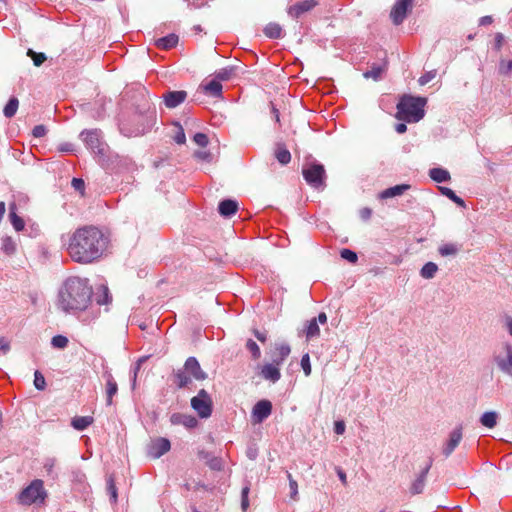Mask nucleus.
Masks as SVG:
<instances>
[{
  "instance_id": "nucleus-59",
  "label": "nucleus",
  "mask_w": 512,
  "mask_h": 512,
  "mask_svg": "<svg viewBox=\"0 0 512 512\" xmlns=\"http://www.w3.org/2000/svg\"><path fill=\"white\" fill-rule=\"evenodd\" d=\"M108 490L110 492V495H111V499L113 501H116L117 499V491H116V487L113 483V479L112 478H109L108 480Z\"/></svg>"
},
{
  "instance_id": "nucleus-41",
  "label": "nucleus",
  "mask_w": 512,
  "mask_h": 512,
  "mask_svg": "<svg viewBox=\"0 0 512 512\" xmlns=\"http://www.w3.org/2000/svg\"><path fill=\"white\" fill-rule=\"evenodd\" d=\"M68 338L63 335H56L51 339V345L57 349H65L68 345Z\"/></svg>"
},
{
  "instance_id": "nucleus-12",
  "label": "nucleus",
  "mask_w": 512,
  "mask_h": 512,
  "mask_svg": "<svg viewBox=\"0 0 512 512\" xmlns=\"http://www.w3.org/2000/svg\"><path fill=\"white\" fill-rule=\"evenodd\" d=\"M462 438H463L462 427L459 426V427H456L455 429H453L449 434V438H448L447 442L443 446L442 454L446 458L449 457L453 453L455 448L459 445Z\"/></svg>"
},
{
  "instance_id": "nucleus-56",
  "label": "nucleus",
  "mask_w": 512,
  "mask_h": 512,
  "mask_svg": "<svg viewBox=\"0 0 512 512\" xmlns=\"http://www.w3.org/2000/svg\"><path fill=\"white\" fill-rule=\"evenodd\" d=\"M10 351V342L4 337L0 338V355H6Z\"/></svg>"
},
{
  "instance_id": "nucleus-61",
  "label": "nucleus",
  "mask_w": 512,
  "mask_h": 512,
  "mask_svg": "<svg viewBox=\"0 0 512 512\" xmlns=\"http://www.w3.org/2000/svg\"><path fill=\"white\" fill-rule=\"evenodd\" d=\"M71 184L75 190L80 191V190L84 189V181L80 178H73Z\"/></svg>"
},
{
  "instance_id": "nucleus-34",
  "label": "nucleus",
  "mask_w": 512,
  "mask_h": 512,
  "mask_svg": "<svg viewBox=\"0 0 512 512\" xmlns=\"http://www.w3.org/2000/svg\"><path fill=\"white\" fill-rule=\"evenodd\" d=\"M438 270V266L434 262H427L420 270V275L424 279H432Z\"/></svg>"
},
{
  "instance_id": "nucleus-55",
  "label": "nucleus",
  "mask_w": 512,
  "mask_h": 512,
  "mask_svg": "<svg viewBox=\"0 0 512 512\" xmlns=\"http://www.w3.org/2000/svg\"><path fill=\"white\" fill-rule=\"evenodd\" d=\"M248 493H249V487H244L242 489V492H241V496H242V501H241V507L242 509L245 511L248 506H249V501H248Z\"/></svg>"
},
{
  "instance_id": "nucleus-1",
  "label": "nucleus",
  "mask_w": 512,
  "mask_h": 512,
  "mask_svg": "<svg viewBox=\"0 0 512 512\" xmlns=\"http://www.w3.org/2000/svg\"><path fill=\"white\" fill-rule=\"evenodd\" d=\"M108 245L107 237L95 226L76 229L67 244L71 259L80 264H89L102 257Z\"/></svg>"
},
{
  "instance_id": "nucleus-36",
  "label": "nucleus",
  "mask_w": 512,
  "mask_h": 512,
  "mask_svg": "<svg viewBox=\"0 0 512 512\" xmlns=\"http://www.w3.org/2000/svg\"><path fill=\"white\" fill-rule=\"evenodd\" d=\"M18 106H19L18 99L16 97L10 98V100L5 105L4 110H3L5 117L12 118L16 114Z\"/></svg>"
},
{
  "instance_id": "nucleus-40",
  "label": "nucleus",
  "mask_w": 512,
  "mask_h": 512,
  "mask_svg": "<svg viewBox=\"0 0 512 512\" xmlns=\"http://www.w3.org/2000/svg\"><path fill=\"white\" fill-rule=\"evenodd\" d=\"M458 252V247L456 244L448 243L439 247V253L441 256H454Z\"/></svg>"
},
{
  "instance_id": "nucleus-51",
  "label": "nucleus",
  "mask_w": 512,
  "mask_h": 512,
  "mask_svg": "<svg viewBox=\"0 0 512 512\" xmlns=\"http://www.w3.org/2000/svg\"><path fill=\"white\" fill-rule=\"evenodd\" d=\"M436 76V71L435 70H432V71H428L426 72L425 74H423L418 82L421 86H424L426 85L427 83H429L430 81H432Z\"/></svg>"
},
{
  "instance_id": "nucleus-57",
  "label": "nucleus",
  "mask_w": 512,
  "mask_h": 512,
  "mask_svg": "<svg viewBox=\"0 0 512 512\" xmlns=\"http://www.w3.org/2000/svg\"><path fill=\"white\" fill-rule=\"evenodd\" d=\"M144 360H145L144 358H140V359L136 362V364L134 365V367H133V378H132V386H133V388H134V387H135V385H136V378H137V374H138V372H139V370H140V367H141L142 363L144 362Z\"/></svg>"
},
{
  "instance_id": "nucleus-14",
  "label": "nucleus",
  "mask_w": 512,
  "mask_h": 512,
  "mask_svg": "<svg viewBox=\"0 0 512 512\" xmlns=\"http://www.w3.org/2000/svg\"><path fill=\"white\" fill-rule=\"evenodd\" d=\"M184 369L195 379L198 381H203L207 378V373L204 372L198 360L195 357H189L185 361Z\"/></svg>"
},
{
  "instance_id": "nucleus-29",
  "label": "nucleus",
  "mask_w": 512,
  "mask_h": 512,
  "mask_svg": "<svg viewBox=\"0 0 512 512\" xmlns=\"http://www.w3.org/2000/svg\"><path fill=\"white\" fill-rule=\"evenodd\" d=\"M429 176L437 183H442L450 180V174L443 168H432L429 170Z\"/></svg>"
},
{
  "instance_id": "nucleus-38",
  "label": "nucleus",
  "mask_w": 512,
  "mask_h": 512,
  "mask_svg": "<svg viewBox=\"0 0 512 512\" xmlns=\"http://www.w3.org/2000/svg\"><path fill=\"white\" fill-rule=\"evenodd\" d=\"M319 333H320V329H319L317 320L312 318L311 320H309L307 322L306 331H305L306 337H307V339H311L313 337L318 336Z\"/></svg>"
},
{
  "instance_id": "nucleus-27",
  "label": "nucleus",
  "mask_w": 512,
  "mask_h": 512,
  "mask_svg": "<svg viewBox=\"0 0 512 512\" xmlns=\"http://www.w3.org/2000/svg\"><path fill=\"white\" fill-rule=\"evenodd\" d=\"M0 250L11 256L16 252V242L10 236H4L0 239Z\"/></svg>"
},
{
  "instance_id": "nucleus-6",
  "label": "nucleus",
  "mask_w": 512,
  "mask_h": 512,
  "mask_svg": "<svg viewBox=\"0 0 512 512\" xmlns=\"http://www.w3.org/2000/svg\"><path fill=\"white\" fill-rule=\"evenodd\" d=\"M191 407L200 418H208L212 414V399L205 389H201L191 399Z\"/></svg>"
},
{
  "instance_id": "nucleus-35",
  "label": "nucleus",
  "mask_w": 512,
  "mask_h": 512,
  "mask_svg": "<svg viewBox=\"0 0 512 512\" xmlns=\"http://www.w3.org/2000/svg\"><path fill=\"white\" fill-rule=\"evenodd\" d=\"M204 90L214 97H219L222 93V84L218 80H211L204 86Z\"/></svg>"
},
{
  "instance_id": "nucleus-3",
  "label": "nucleus",
  "mask_w": 512,
  "mask_h": 512,
  "mask_svg": "<svg viewBox=\"0 0 512 512\" xmlns=\"http://www.w3.org/2000/svg\"><path fill=\"white\" fill-rule=\"evenodd\" d=\"M426 99L404 95L397 104L396 118L406 122H418L424 117Z\"/></svg>"
},
{
  "instance_id": "nucleus-33",
  "label": "nucleus",
  "mask_w": 512,
  "mask_h": 512,
  "mask_svg": "<svg viewBox=\"0 0 512 512\" xmlns=\"http://www.w3.org/2000/svg\"><path fill=\"white\" fill-rule=\"evenodd\" d=\"M264 34L268 38H272V39H278L283 36L282 28L277 23H269L268 25H266V27L264 28Z\"/></svg>"
},
{
  "instance_id": "nucleus-54",
  "label": "nucleus",
  "mask_w": 512,
  "mask_h": 512,
  "mask_svg": "<svg viewBox=\"0 0 512 512\" xmlns=\"http://www.w3.org/2000/svg\"><path fill=\"white\" fill-rule=\"evenodd\" d=\"M194 142L201 147H205L208 144V137L204 133H196L193 137Z\"/></svg>"
},
{
  "instance_id": "nucleus-7",
  "label": "nucleus",
  "mask_w": 512,
  "mask_h": 512,
  "mask_svg": "<svg viewBox=\"0 0 512 512\" xmlns=\"http://www.w3.org/2000/svg\"><path fill=\"white\" fill-rule=\"evenodd\" d=\"M86 144V147L93 153L104 155L105 146L100 139V131L97 129L83 131L80 135Z\"/></svg>"
},
{
  "instance_id": "nucleus-42",
  "label": "nucleus",
  "mask_w": 512,
  "mask_h": 512,
  "mask_svg": "<svg viewBox=\"0 0 512 512\" xmlns=\"http://www.w3.org/2000/svg\"><path fill=\"white\" fill-rule=\"evenodd\" d=\"M246 348L251 353L253 359H259L261 356V351L258 344L252 339H248L246 342Z\"/></svg>"
},
{
  "instance_id": "nucleus-37",
  "label": "nucleus",
  "mask_w": 512,
  "mask_h": 512,
  "mask_svg": "<svg viewBox=\"0 0 512 512\" xmlns=\"http://www.w3.org/2000/svg\"><path fill=\"white\" fill-rule=\"evenodd\" d=\"M440 191L443 195H445L447 198H449L451 201H453L455 204H457L460 207H465V202L462 198L456 195V193L448 188V187H440Z\"/></svg>"
},
{
  "instance_id": "nucleus-44",
  "label": "nucleus",
  "mask_w": 512,
  "mask_h": 512,
  "mask_svg": "<svg viewBox=\"0 0 512 512\" xmlns=\"http://www.w3.org/2000/svg\"><path fill=\"white\" fill-rule=\"evenodd\" d=\"M287 478L289 480V488H290V497L293 500H298V484L297 481L293 479L292 475L288 472Z\"/></svg>"
},
{
  "instance_id": "nucleus-16",
  "label": "nucleus",
  "mask_w": 512,
  "mask_h": 512,
  "mask_svg": "<svg viewBox=\"0 0 512 512\" xmlns=\"http://www.w3.org/2000/svg\"><path fill=\"white\" fill-rule=\"evenodd\" d=\"M187 97L186 91H169L163 95L164 103L168 108H175L185 101Z\"/></svg>"
},
{
  "instance_id": "nucleus-15",
  "label": "nucleus",
  "mask_w": 512,
  "mask_h": 512,
  "mask_svg": "<svg viewBox=\"0 0 512 512\" xmlns=\"http://www.w3.org/2000/svg\"><path fill=\"white\" fill-rule=\"evenodd\" d=\"M154 119H155V114H154V112H151V113H149V115L146 116V121H147L146 124H142L141 126L137 127L134 130H130V129L126 128L125 125H122L120 130L125 136H128V137L139 136V135L144 134L151 128Z\"/></svg>"
},
{
  "instance_id": "nucleus-26",
  "label": "nucleus",
  "mask_w": 512,
  "mask_h": 512,
  "mask_svg": "<svg viewBox=\"0 0 512 512\" xmlns=\"http://www.w3.org/2000/svg\"><path fill=\"white\" fill-rule=\"evenodd\" d=\"M9 219L16 231H22L24 229V220L16 213V204L12 203L9 206Z\"/></svg>"
},
{
  "instance_id": "nucleus-21",
  "label": "nucleus",
  "mask_w": 512,
  "mask_h": 512,
  "mask_svg": "<svg viewBox=\"0 0 512 512\" xmlns=\"http://www.w3.org/2000/svg\"><path fill=\"white\" fill-rule=\"evenodd\" d=\"M238 209V203L232 199H226L219 203V213L224 217H230L235 214Z\"/></svg>"
},
{
  "instance_id": "nucleus-28",
  "label": "nucleus",
  "mask_w": 512,
  "mask_h": 512,
  "mask_svg": "<svg viewBox=\"0 0 512 512\" xmlns=\"http://www.w3.org/2000/svg\"><path fill=\"white\" fill-rule=\"evenodd\" d=\"M387 63L384 62L382 64H372L371 69L366 71L363 76L365 78H372L374 80H379L383 74V72L386 70Z\"/></svg>"
},
{
  "instance_id": "nucleus-25",
  "label": "nucleus",
  "mask_w": 512,
  "mask_h": 512,
  "mask_svg": "<svg viewBox=\"0 0 512 512\" xmlns=\"http://www.w3.org/2000/svg\"><path fill=\"white\" fill-rule=\"evenodd\" d=\"M174 378L178 388L188 387L192 383L191 375L184 368L177 370Z\"/></svg>"
},
{
  "instance_id": "nucleus-22",
  "label": "nucleus",
  "mask_w": 512,
  "mask_h": 512,
  "mask_svg": "<svg viewBox=\"0 0 512 512\" xmlns=\"http://www.w3.org/2000/svg\"><path fill=\"white\" fill-rule=\"evenodd\" d=\"M410 187L411 186L409 184L395 185L393 187L383 190L380 193V198L387 199V198L400 196V195L404 194L407 190H409Z\"/></svg>"
},
{
  "instance_id": "nucleus-8",
  "label": "nucleus",
  "mask_w": 512,
  "mask_h": 512,
  "mask_svg": "<svg viewBox=\"0 0 512 512\" xmlns=\"http://www.w3.org/2000/svg\"><path fill=\"white\" fill-rule=\"evenodd\" d=\"M497 367L505 374L512 377V346L505 343L502 350L495 355Z\"/></svg>"
},
{
  "instance_id": "nucleus-43",
  "label": "nucleus",
  "mask_w": 512,
  "mask_h": 512,
  "mask_svg": "<svg viewBox=\"0 0 512 512\" xmlns=\"http://www.w3.org/2000/svg\"><path fill=\"white\" fill-rule=\"evenodd\" d=\"M27 55L33 60L35 66L39 67L46 60V55L44 53H37L32 49H28Z\"/></svg>"
},
{
  "instance_id": "nucleus-63",
  "label": "nucleus",
  "mask_w": 512,
  "mask_h": 512,
  "mask_svg": "<svg viewBox=\"0 0 512 512\" xmlns=\"http://www.w3.org/2000/svg\"><path fill=\"white\" fill-rule=\"evenodd\" d=\"M45 132H46V129L43 125L35 126L33 129V135L35 137H42V136H44Z\"/></svg>"
},
{
  "instance_id": "nucleus-47",
  "label": "nucleus",
  "mask_w": 512,
  "mask_h": 512,
  "mask_svg": "<svg viewBox=\"0 0 512 512\" xmlns=\"http://www.w3.org/2000/svg\"><path fill=\"white\" fill-rule=\"evenodd\" d=\"M55 464L56 461L53 458H48L44 463V470L52 479H55L57 476V474L54 472Z\"/></svg>"
},
{
  "instance_id": "nucleus-5",
  "label": "nucleus",
  "mask_w": 512,
  "mask_h": 512,
  "mask_svg": "<svg viewBox=\"0 0 512 512\" xmlns=\"http://www.w3.org/2000/svg\"><path fill=\"white\" fill-rule=\"evenodd\" d=\"M302 174L310 186L317 189L324 185L325 169L323 165L319 163L308 164L303 168Z\"/></svg>"
},
{
  "instance_id": "nucleus-52",
  "label": "nucleus",
  "mask_w": 512,
  "mask_h": 512,
  "mask_svg": "<svg viewBox=\"0 0 512 512\" xmlns=\"http://www.w3.org/2000/svg\"><path fill=\"white\" fill-rule=\"evenodd\" d=\"M194 157L206 162H211L212 154L209 151L197 150L194 152Z\"/></svg>"
},
{
  "instance_id": "nucleus-13",
  "label": "nucleus",
  "mask_w": 512,
  "mask_h": 512,
  "mask_svg": "<svg viewBox=\"0 0 512 512\" xmlns=\"http://www.w3.org/2000/svg\"><path fill=\"white\" fill-rule=\"evenodd\" d=\"M432 466V458L429 459L426 466L421 470L420 474L417 476V478L412 482L410 486V493L412 495H417L423 492L425 484H426V478L427 474Z\"/></svg>"
},
{
  "instance_id": "nucleus-18",
  "label": "nucleus",
  "mask_w": 512,
  "mask_h": 512,
  "mask_svg": "<svg viewBox=\"0 0 512 512\" xmlns=\"http://www.w3.org/2000/svg\"><path fill=\"white\" fill-rule=\"evenodd\" d=\"M317 5L315 0H304L299 2L288 9V14L294 18H298L305 12L312 10Z\"/></svg>"
},
{
  "instance_id": "nucleus-58",
  "label": "nucleus",
  "mask_w": 512,
  "mask_h": 512,
  "mask_svg": "<svg viewBox=\"0 0 512 512\" xmlns=\"http://www.w3.org/2000/svg\"><path fill=\"white\" fill-rule=\"evenodd\" d=\"M232 72H233L232 68L221 69L217 73V78L220 79V80H228L230 78Z\"/></svg>"
},
{
  "instance_id": "nucleus-53",
  "label": "nucleus",
  "mask_w": 512,
  "mask_h": 512,
  "mask_svg": "<svg viewBox=\"0 0 512 512\" xmlns=\"http://www.w3.org/2000/svg\"><path fill=\"white\" fill-rule=\"evenodd\" d=\"M512 71V60H502L499 64L501 74H509Z\"/></svg>"
},
{
  "instance_id": "nucleus-24",
  "label": "nucleus",
  "mask_w": 512,
  "mask_h": 512,
  "mask_svg": "<svg viewBox=\"0 0 512 512\" xmlns=\"http://www.w3.org/2000/svg\"><path fill=\"white\" fill-rule=\"evenodd\" d=\"M178 35L171 33L165 37H161L155 41V45L164 50H169L178 44Z\"/></svg>"
},
{
  "instance_id": "nucleus-23",
  "label": "nucleus",
  "mask_w": 512,
  "mask_h": 512,
  "mask_svg": "<svg viewBox=\"0 0 512 512\" xmlns=\"http://www.w3.org/2000/svg\"><path fill=\"white\" fill-rule=\"evenodd\" d=\"M198 455L199 458L204 460L212 470L219 471L222 469L221 458L213 456L207 451H199Z\"/></svg>"
},
{
  "instance_id": "nucleus-60",
  "label": "nucleus",
  "mask_w": 512,
  "mask_h": 512,
  "mask_svg": "<svg viewBox=\"0 0 512 512\" xmlns=\"http://www.w3.org/2000/svg\"><path fill=\"white\" fill-rule=\"evenodd\" d=\"M334 431L336 434L342 435L345 432V423L343 421H336Z\"/></svg>"
},
{
  "instance_id": "nucleus-11",
  "label": "nucleus",
  "mask_w": 512,
  "mask_h": 512,
  "mask_svg": "<svg viewBox=\"0 0 512 512\" xmlns=\"http://www.w3.org/2000/svg\"><path fill=\"white\" fill-rule=\"evenodd\" d=\"M171 448L170 441L167 438H157L151 442L148 447V455L153 459H158Z\"/></svg>"
},
{
  "instance_id": "nucleus-62",
  "label": "nucleus",
  "mask_w": 512,
  "mask_h": 512,
  "mask_svg": "<svg viewBox=\"0 0 512 512\" xmlns=\"http://www.w3.org/2000/svg\"><path fill=\"white\" fill-rule=\"evenodd\" d=\"M359 214H360L361 219L366 221V220L370 219V217L372 215V210L370 208L365 207L360 210Z\"/></svg>"
},
{
  "instance_id": "nucleus-39",
  "label": "nucleus",
  "mask_w": 512,
  "mask_h": 512,
  "mask_svg": "<svg viewBox=\"0 0 512 512\" xmlns=\"http://www.w3.org/2000/svg\"><path fill=\"white\" fill-rule=\"evenodd\" d=\"M99 291H101V295H98L96 298L98 305H107L111 302V295L109 294V289L105 285H101L99 288Z\"/></svg>"
},
{
  "instance_id": "nucleus-31",
  "label": "nucleus",
  "mask_w": 512,
  "mask_h": 512,
  "mask_svg": "<svg viewBox=\"0 0 512 512\" xmlns=\"http://www.w3.org/2000/svg\"><path fill=\"white\" fill-rule=\"evenodd\" d=\"M275 157L278 160V162L282 165H286L291 161V154L288 149L282 144H278L276 151H275Z\"/></svg>"
},
{
  "instance_id": "nucleus-17",
  "label": "nucleus",
  "mask_w": 512,
  "mask_h": 512,
  "mask_svg": "<svg viewBox=\"0 0 512 512\" xmlns=\"http://www.w3.org/2000/svg\"><path fill=\"white\" fill-rule=\"evenodd\" d=\"M103 377L105 378V381H106V386H105L106 404L108 406H110L113 403V397L118 392V385H117V382L115 381L113 375L109 371H106L103 374Z\"/></svg>"
},
{
  "instance_id": "nucleus-46",
  "label": "nucleus",
  "mask_w": 512,
  "mask_h": 512,
  "mask_svg": "<svg viewBox=\"0 0 512 512\" xmlns=\"http://www.w3.org/2000/svg\"><path fill=\"white\" fill-rule=\"evenodd\" d=\"M175 126H176V132L173 136V139L177 144H180V145L184 144L186 142V136L184 133V129L178 123H176Z\"/></svg>"
},
{
  "instance_id": "nucleus-2",
  "label": "nucleus",
  "mask_w": 512,
  "mask_h": 512,
  "mask_svg": "<svg viewBox=\"0 0 512 512\" xmlns=\"http://www.w3.org/2000/svg\"><path fill=\"white\" fill-rule=\"evenodd\" d=\"M93 290L88 279L78 276L67 278L58 293V306L68 314H77L88 308Z\"/></svg>"
},
{
  "instance_id": "nucleus-4",
  "label": "nucleus",
  "mask_w": 512,
  "mask_h": 512,
  "mask_svg": "<svg viewBox=\"0 0 512 512\" xmlns=\"http://www.w3.org/2000/svg\"><path fill=\"white\" fill-rule=\"evenodd\" d=\"M47 493L43 486V481L36 479L33 480L22 492L19 494V502L22 505L41 504L44 502Z\"/></svg>"
},
{
  "instance_id": "nucleus-10",
  "label": "nucleus",
  "mask_w": 512,
  "mask_h": 512,
  "mask_svg": "<svg viewBox=\"0 0 512 512\" xmlns=\"http://www.w3.org/2000/svg\"><path fill=\"white\" fill-rule=\"evenodd\" d=\"M272 412V404L268 400L258 401L252 409V418L254 423H262Z\"/></svg>"
},
{
  "instance_id": "nucleus-19",
  "label": "nucleus",
  "mask_w": 512,
  "mask_h": 512,
  "mask_svg": "<svg viewBox=\"0 0 512 512\" xmlns=\"http://www.w3.org/2000/svg\"><path fill=\"white\" fill-rule=\"evenodd\" d=\"M170 422L173 425H183L187 428H194L198 421L194 416L181 414V413H174L170 417Z\"/></svg>"
},
{
  "instance_id": "nucleus-48",
  "label": "nucleus",
  "mask_w": 512,
  "mask_h": 512,
  "mask_svg": "<svg viewBox=\"0 0 512 512\" xmlns=\"http://www.w3.org/2000/svg\"><path fill=\"white\" fill-rule=\"evenodd\" d=\"M340 256L350 263H355L358 260L357 254L350 249H342Z\"/></svg>"
},
{
  "instance_id": "nucleus-32",
  "label": "nucleus",
  "mask_w": 512,
  "mask_h": 512,
  "mask_svg": "<svg viewBox=\"0 0 512 512\" xmlns=\"http://www.w3.org/2000/svg\"><path fill=\"white\" fill-rule=\"evenodd\" d=\"M93 422V418L90 416H78L72 419V426L78 431L85 430Z\"/></svg>"
},
{
  "instance_id": "nucleus-50",
  "label": "nucleus",
  "mask_w": 512,
  "mask_h": 512,
  "mask_svg": "<svg viewBox=\"0 0 512 512\" xmlns=\"http://www.w3.org/2000/svg\"><path fill=\"white\" fill-rule=\"evenodd\" d=\"M301 367L305 373L306 376H309L311 374V364H310V357L308 354H305L301 358Z\"/></svg>"
},
{
  "instance_id": "nucleus-9",
  "label": "nucleus",
  "mask_w": 512,
  "mask_h": 512,
  "mask_svg": "<svg viewBox=\"0 0 512 512\" xmlns=\"http://www.w3.org/2000/svg\"><path fill=\"white\" fill-rule=\"evenodd\" d=\"M413 0H396L390 13L392 22L400 25L405 20L407 13L412 9Z\"/></svg>"
},
{
  "instance_id": "nucleus-20",
  "label": "nucleus",
  "mask_w": 512,
  "mask_h": 512,
  "mask_svg": "<svg viewBox=\"0 0 512 512\" xmlns=\"http://www.w3.org/2000/svg\"><path fill=\"white\" fill-rule=\"evenodd\" d=\"M260 374L265 380L271 381L272 383L277 382L281 377L280 369L272 363L263 365Z\"/></svg>"
},
{
  "instance_id": "nucleus-64",
  "label": "nucleus",
  "mask_w": 512,
  "mask_h": 512,
  "mask_svg": "<svg viewBox=\"0 0 512 512\" xmlns=\"http://www.w3.org/2000/svg\"><path fill=\"white\" fill-rule=\"evenodd\" d=\"M336 473H337L340 481L342 482V484L346 485L347 484L346 473L340 467H336Z\"/></svg>"
},
{
  "instance_id": "nucleus-49",
  "label": "nucleus",
  "mask_w": 512,
  "mask_h": 512,
  "mask_svg": "<svg viewBox=\"0 0 512 512\" xmlns=\"http://www.w3.org/2000/svg\"><path fill=\"white\" fill-rule=\"evenodd\" d=\"M276 351L282 359H286L289 356L291 349L288 344L283 343L276 346Z\"/></svg>"
},
{
  "instance_id": "nucleus-45",
  "label": "nucleus",
  "mask_w": 512,
  "mask_h": 512,
  "mask_svg": "<svg viewBox=\"0 0 512 512\" xmlns=\"http://www.w3.org/2000/svg\"><path fill=\"white\" fill-rule=\"evenodd\" d=\"M34 386L37 390H44L46 387L45 378L38 370H36L34 373Z\"/></svg>"
},
{
  "instance_id": "nucleus-30",
  "label": "nucleus",
  "mask_w": 512,
  "mask_h": 512,
  "mask_svg": "<svg viewBox=\"0 0 512 512\" xmlns=\"http://www.w3.org/2000/svg\"><path fill=\"white\" fill-rule=\"evenodd\" d=\"M498 414L495 411H488L482 414L480 417V423L489 429L494 428L497 425Z\"/></svg>"
}]
</instances>
